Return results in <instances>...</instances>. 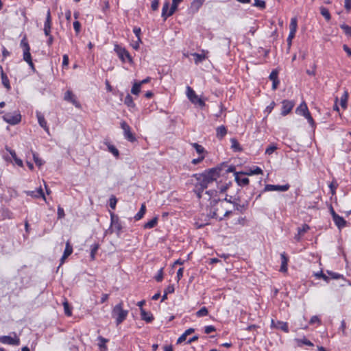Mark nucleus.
Here are the masks:
<instances>
[{"instance_id": "nucleus-62", "label": "nucleus", "mask_w": 351, "mask_h": 351, "mask_svg": "<svg viewBox=\"0 0 351 351\" xmlns=\"http://www.w3.org/2000/svg\"><path fill=\"white\" fill-rule=\"evenodd\" d=\"M178 5H177V4H173V3H172L171 6V8H170V9H169V15L172 16V15L174 14V12H175L176 11V10L178 9Z\"/></svg>"}, {"instance_id": "nucleus-24", "label": "nucleus", "mask_w": 351, "mask_h": 351, "mask_svg": "<svg viewBox=\"0 0 351 351\" xmlns=\"http://www.w3.org/2000/svg\"><path fill=\"white\" fill-rule=\"evenodd\" d=\"M309 112L305 102H302L295 110V112L300 115L304 116Z\"/></svg>"}, {"instance_id": "nucleus-25", "label": "nucleus", "mask_w": 351, "mask_h": 351, "mask_svg": "<svg viewBox=\"0 0 351 351\" xmlns=\"http://www.w3.org/2000/svg\"><path fill=\"white\" fill-rule=\"evenodd\" d=\"M5 149L10 153V154L12 156V157L14 159L15 163L17 165H19V167H23V161H22V160H21L20 158H19L17 157L15 151L12 149H10V148H8V147H6Z\"/></svg>"}, {"instance_id": "nucleus-47", "label": "nucleus", "mask_w": 351, "mask_h": 351, "mask_svg": "<svg viewBox=\"0 0 351 351\" xmlns=\"http://www.w3.org/2000/svg\"><path fill=\"white\" fill-rule=\"evenodd\" d=\"M246 206L245 204H239L234 202V209L240 213H243L246 210Z\"/></svg>"}, {"instance_id": "nucleus-51", "label": "nucleus", "mask_w": 351, "mask_h": 351, "mask_svg": "<svg viewBox=\"0 0 351 351\" xmlns=\"http://www.w3.org/2000/svg\"><path fill=\"white\" fill-rule=\"evenodd\" d=\"M340 27L343 30L346 35L351 36V27L346 24H342Z\"/></svg>"}, {"instance_id": "nucleus-9", "label": "nucleus", "mask_w": 351, "mask_h": 351, "mask_svg": "<svg viewBox=\"0 0 351 351\" xmlns=\"http://www.w3.org/2000/svg\"><path fill=\"white\" fill-rule=\"evenodd\" d=\"M21 47L23 49V60L27 62L32 60L30 53V47L27 43L25 37H24L21 41Z\"/></svg>"}, {"instance_id": "nucleus-49", "label": "nucleus", "mask_w": 351, "mask_h": 351, "mask_svg": "<svg viewBox=\"0 0 351 351\" xmlns=\"http://www.w3.org/2000/svg\"><path fill=\"white\" fill-rule=\"evenodd\" d=\"M308 121V123L311 125V126L313 128H315V121L310 113V112H308L307 114H306V115L304 116Z\"/></svg>"}, {"instance_id": "nucleus-53", "label": "nucleus", "mask_w": 351, "mask_h": 351, "mask_svg": "<svg viewBox=\"0 0 351 351\" xmlns=\"http://www.w3.org/2000/svg\"><path fill=\"white\" fill-rule=\"evenodd\" d=\"M163 279V269L161 268L158 270V274L155 276V280L157 282H161Z\"/></svg>"}, {"instance_id": "nucleus-31", "label": "nucleus", "mask_w": 351, "mask_h": 351, "mask_svg": "<svg viewBox=\"0 0 351 351\" xmlns=\"http://www.w3.org/2000/svg\"><path fill=\"white\" fill-rule=\"evenodd\" d=\"M319 10L321 14L325 18V19L328 21H330L331 19V16L328 10L324 6H321Z\"/></svg>"}, {"instance_id": "nucleus-19", "label": "nucleus", "mask_w": 351, "mask_h": 351, "mask_svg": "<svg viewBox=\"0 0 351 351\" xmlns=\"http://www.w3.org/2000/svg\"><path fill=\"white\" fill-rule=\"evenodd\" d=\"M280 258H281V266H280V271L284 272V273L287 272L289 258L287 256L285 252H283L280 254Z\"/></svg>"}, {"instance_id": "nucleus-42", "label": "nucleus", "mask_w": 351, "mask_h": 351, "mask_svg": "<svg viewBox=\"0 0 351 351\" xmlns=\"http://www.w3.org/2000/svg\"><path fill=\"white\" fill-rule=\"evenodd\" d=\"M208 314V311L206 307L204 306L196 312V315L199 317L206 316Z\"/></svg>"}, {"instance_id": "nucleus-56", "label": "nucleus", "mask_w": 351, "mask_h": 351, "mask_svg": "<svg viewBox=\"0 0 351 351\" xmlns=\"http://www.w3.org/2000/svg\"><path fill=\"white\" fill-rule=\"evenodd\" d=\"M315 323H317L318 324H321V321H320L319 318L317 316L314 315V316H313L311 318V319L309 321V324H314Z\"/></svg>"}, {"instance_id": "nucleus-39", "label": "nucleus", "mask_w": 351, "mask_h": 351, "mask_svg": "<svg viewBox=\"0 0 351 351\" xmlns=\"http://www.w3.org/2000/svg\"><path fill=\"white\" fill-rule=\"evenodd\" d=\"M230 142H231V147L234 151H241L242 149L236 138H231Z\"/></svg>"}, {"instance_id": "nucleus-15", "label": "nucleus", "mask_w": 351, "mask_h": 351, "mask_svg": "<svg viewBox=\"0 0 351 351\" xmlns=\"http://www.w3.org/2000/svg\"><path fill=\"white\" fill-rule=\"evenodd\" d=\"M25 193L30 197H35V198H39L42 197L46 202L47 199L45 197V195L43 193V191L41 187H39L36 191H25Z\"/></svg>"}, {"instance_id": "nucleus-55", "label": "nucleus", "mask_w": 351, "mask_h": 351, "mask_svg": "<svg viewBox=\"0 0 351 351\" xmlns=\"http://www.w3.org/2000/svg\"><path fill=\"white\" fill-rule=\"evenodd\" d=\"M117 199L115 197H112L110 198V201H109V205H110V207L112 208V209H114L115 207H116V204H117Z\"/></svg>"}, {"instance_id": "nucleus-5", "label": "nucleus", "mask_w": 351, "mask_h": 351, "mask_svg": "<svg viewBox=\"0 0 351 351\" xmlns=\"http://www.w3.org/2000/svg\"><path fill=\"white\" fill-rule=\"evenodd\" d=\"M13 337L11 336H0V343L3 344L19 346L21 343L19 337L16 332H12Z\"/></svg>"}, {"instance_id": "nucleus-50", "label": "nucleus", "mask_w": 351, "mask_h": 351, "mask_svg": "<svg viewBox=\"0 0 351 351\" xmlns=\"http://www.w3.org/2000/svg\"><path fill=\"white\" fill-rule=\"evenodd\" d=\"M310 229V227L307 224H303L302 227L298 228V232H299V234H304L305 232H306Z\"/></svg>"}, {"instance_id": "nucleus-58", "label": "nucleus", "mask_w": 351, "mask_h": 351, "mask_svg": "<svg viewBox=\"0 0 351 351\" xmlns=\"http://www.w3.org/2000/svg\"><path fill=\"white\" fill-rule=\"evenodd\" d=\"M215 328L213 326H206L204 328V332L206 334H210L212 332L215 331Z\"/></svg>"}, {"instance_id": "nucleus-40", "label": "nucleus", "mask_w": 351, "mask_h": 351, "mask_svg": "<svg viewBox=\"0 0 351 351\" xmlns=\"http://www.w3.org/2000/svg\"><path fill=\"white\" fill-rule=\"evenodd\" d=\"M193 57H195V63L199 64V62H202L206 58V56L204 54H199L197 53H194L192 54Z\"/></svg>"}, {"instance_id": "nucleus-17", "label": "nucleus", "mask_w": 351, "mask_h": 351, "mask_svg": "<svg viewBox=\"0 0 351 351\" xmlns=\"http://www.w3.org/2000/svg\"><path fill=\"white\" fill-rule=\"evenodd\" d=\"M271 327L280 329L285 332H289L288 324L282 321L275 322L274 319L271 320Z\"/></svg>"}, {"instance_id": "nucleus-26", "label": "nucleus", "mask_w": 351, "mask_h": 351, "mask_svg": "<svg viewBox=\"0 0 351 351\" xmlns=\"http://www.w3.org/2000/svg\"><path fill=\"white\" fill-rule=\"evenodd\" d=\"M98 340L99 343H98V347L101 351H107L108 348L106 345V343L108 341V339L99 336L98 337Z\"/></svg>"}, {"instance_id": "nucleus-29", "label": "nucleus", "mask_w": 351, "mask_h": 351, "mask_svg": "<svg viewBox=\"0 0 351 351\" xmlns=\"http://www.w3.org/2000/svg\"><path fill=\"white\" fill-rule=\"evenodd\" d=\"M145 211H146V206H145V204H143L141 205V207L140 208V210L136 214V215L134 216V219L136 221H138L140 220L143 217V215H145Z\"/></svg>"}, {"instance_id": "nucleus-20", "label": "nucleus", "mask_w": 351, "mask_h": 351, "mask_svg": "<svg viewBox=\"0 0 351 351\" xmlns=\"http://www.w3.org/2000/svg\"><path fill=\"white\" fill-rule=\"evenodd\" d=\"M141 319L147 323H150L154 320V317L150 312H147L145 309H141Z\"/></svg>"}, {"instance_id": "nucleus-43", "label": "nucleus", "mask_w": 351, "mask_h": 351, "mask_svg": "<svg viewBox=\"0 0 351 351\" xmlns=\"http://www.w3.org/2000/svg\"><path fill=\"white\" fill-rule=\"evenodd\" d=\"M108 149L112 153L114 156L117 157L119 155V150L112 145L108 144Z\"/></svg>"}, {"instance_id": "nucleus-61", "label": "nucleus", "mask_w": 351, "mask_h": 351, "mask_svg": "<svg viewBox=\"0 0 351 351\" xmlns=\"http://www.w3.org/2000/svg\"><path fill=\"white\" fill-rule=\"evenodd\" d=\"M159 5V0H152L151 7L153 10H157Z\"/></svg>"}, {"instance_id": "nucleus-21", "label": "nucleus", "mask_w": 351, "mask_h": 351, "mask_svg": "<svg viewBox=\"0 0 351 351\" xmlns=\"http://www.w3.org/2000/svg\"><path fill=\"white\" fill-rule=\"evenodd\" d=\"M227 134V129L224 125H221L216 129V136L218 139L221 140Z\"/></svg>"}, {"instance_id": "nucleus-3", "label": "nucleus", "mask_w": 351, "mask_h": 351, "mask_svg": "<svg viewBox=\"0 0 351 351\" xmlns=\"http://www.w3.org/2000/svg\"><path fill=\"white\" fill-rule=\"evenodd\" d=\"M128 311L123 309L122 302L117 304L112 309V316L115 318L117 325L121 324L127 317Z\"/></svg>"}, {"instance_id": "nucleus-36", "label": "nucleus", "mask_w": 351, "mask_h": 351, "mask_svg": "<svg viewBox=\"0 0 351 351\" xmlns=\"http://www.w3.org/2000/svg\"><path fill=\"white\" fill-rule=\"evenodd\" d=\"M191 145L195 149L197 153L199 154L200 156L203 155V154L205 152L204 148L198 143H193Z\"/></svg>"}, {"instance_id": "nucleus-38", "label": "nucleus", "mask_w": 351, "mask_h": 351, "mask_svg": "<svg viewBox=\"0 0 351 351\" xmlns=\"http://www.w3.org/2000/svg\"><path fill=\"white\" fill-rule=\"evenodd\" d=\"M72 252H73V247L70 244V242L68 241L66 243V246H65V249H64L63 254H64V257H68L69 256H70L72 254Z\"/></svg>"}, {"instance_id": "nucleus-18", "label": "nucleus", "mask_w": 351, "mask_h": 351, "mask_svg": "<svg viewBox=\"0 0 351 351\" xmlns=\"http://www.w3.org/2000/svg\"><path fill=\"white\" fill-rule=\"evenodd\" d=\"M36 117L40 126L42 127L48 134H49V129L47 126V121L43 114L40 112H36Z\"/></svg>"}, {"instance_id": "nucleus-46", "label": "nucleus", "mask_w": 351, "mask_h": 351, "mask_svg": "<svg viewBox=\"0 0 351 351\" xmlns=\"http://www.w3.org/2000/svg\"><path fill=\"white\" fill-rule=\"evenodd\" d=\"M33 158L34 162L38 167H40L43 165V160L38 157V155L35 152H33Z\"/></svg>"}, {"instance_id": "nucleus-7", "label": "nucleus", "mask_w": 351, "mask_h": 351, "mask_svg": "<svg viewBox=\"0 0 351 351\" xmlns=\"http://www.w3.org/2000/svg\"><path fill=\"white\" fill-rule=\"evenodd\" d=\"M114 51L123 62H125V60H128L129 62H132L130 53L125 48L119 47V45H115Z\"/></svg>"}, {"instance_id": "nucleus-30", "label": "nucleus", "mask_w": 351, "mask_h": 351, "mask_svg": "<svg viewBox=\"0 0 351 351\" xmlns=\"http://www.w3.org/2000/svg\"><path fill=\"white\" fill-rule=\"evenodd\" d=\"M99 248V245L97 243L93 244L90 247V258L91 260H95V255Z\"/></svg>"}, {"instance_id": "nucleus-59", "label": "nucleus", "mask_w": 351, "mask_h": 351, "mask_svg": "<svg viewBox=\"0 0 351 351\" xmlns=\"http://www.w3.org/2000/svg\"><path fill=\"white\" fill-rule=\"evenodd\" d=\"M344 8L348 12H349L351 10V0L344 1Z\"/></svg>"}, {"instance_id": "nucleus-60", "label": "nucleus", "mask_w": 351, "mask_h": 351, "mask_svg": "<svg viewBox=\"0 0 351 351\" xmlns=\"http://www.w3.org/2000/svg\"><path fill=\"white\" fill-rule=\"evenodd\" d=\"M81 24L78 21H75L73 22V28L76 33H79L80 31Z\"/></svg>"}, {"instance_id": "nucleus-33", "label": "nucleus", "mask_w": 351, "mask_h": 351, "mask_svg": "<svg viewBox=\"0 0 351 351\" xmlns=\"http://www.w3.org/2000/svg\"><path fill=\"white\" fill-rule=\"evenodd\" d=\"M298 27V21L295 17L292 18L289 25L290 32L296 33Z\"/></svg>"}, {"instance_id": "nucleus-14", "label": "nucleus", "mask_w": 351, "mask_h": 351, "mask_svg": "<svg viewBox=\"0 0 351 351\" xmlns=\"http://www.w3.org/2000/svg\"><path fill=\"white\" fill-rule=\"evenodd\" d=\"M245 173L240 172L235 173V180L238 185L239 186H245L249 184V179L247 177L244 176Z\"/></svg>"}, {"instance_id": "nucleus-64", "label": "nucleus", "mask_w": 351, "mask_h": 351, "mask_svg": "<svg viewBox=\"0 0 351 351\" xmlns=\"http://www.w3.org/2000/svg\"><path fill=\"white\" fill-rule=\"evenodd\" d=\"M64 209L60 207V206H58V219H62L64 217Z\"/></svg>"}, {"instance_id": "nucleus-10", "label": "nucleus", "mask_w": 351, "mask_h": 351, "mask_svg": "<svg viewBox=\"0 0 351 351\" xmlns=\"http://www.w3.org/2000/svg\"><path fill=\"white\" fill-rule=\"evenodd\" d=\"M121 128L123 130V134L125 138L130 142H134L136 140L135 136L131 132V128L130 125L124 121L121 123Z\"/></svg>"}, {"instance_id": "nucleus-32", "label": "nucleus", "mask_w": 351, "mask_h": 351, "mask_svg": "<svg viewBox=\"0 0 351 351\" xmlns=\"http://www.w3.org/2000/svg\"><path fill=\"white\" fill-rule=\"evenodd\" d=\"M158 223V217H154L152 219L149 220L148 222L144 224V228L150 229L156 226Z\"/></svg>"}, {"instance_id": "nucleus-37", "label": "nucleus", "mask_w": 351, "mask_h": 351, "mask_svg": "<svg viewBox=\"0 0 351 351\" xmlns=\"http://www.w3.org/2000/svg\"><path fill=\"white\" fill-rule=\"evenodd\" d=\"M124 104L130 108H134L135 106V104L133 101V98L129 94L127 95L125 97Z\"/></svg>"}, {"instance_id": "nucleus-54", "label": "nucleus", "mask_w": 351, "mask_h": 351, "mask_svg": "<svg viewBox=\"0 0 351 351\" xmlns=\"http://www.w3.org/2000/svg\"><path fill=\"white\" fill-rule=\"evenodd\" d=\"M327 274L330 276L331 278H333V279H339V278H343L342 275L337 274V273L332 272L331 271H327Z\"/></svg>"}, {"instance_id": "nucleus-27", "label": "nucleus", "mask_w": 351, "mask_h": 351, "mask_svg": "<svg viewBox=\"0 0 351 351\" xmlns=\"http://www.w3.org/2000/svg\"><path fill=\"white\" fill-rule=\"evenodd\" d=\"M169 8V3L168 1H166L162 6V17L165 21L168 17L171 16V15H169V12H167Z\"/></svg>"}, {"instance_id": "nucleus-57", "label": "nucleus", "mask_w": 351, "mask_h": 351, "mask_svg": "<svg viewBox=\"0 0 351 351\" xmlns=\"http://www.w3.org/2000/svg\"><path fill=\"white\" fill-rule=\"evenodd\" d=\"M133 32L134 33V34L137 37L138 42H141V38H140V34H141V28H139V27H134V29H133Z\"/></svg>"}, {"instance_id": "nucleus-13", "label": "nucleus", "mask_w": 351, "mask_h": 351, "mask_svg": "<svg viewBox=\"0 0 351 351\" xmlns=\"http://www.w3.org/2000/svg\"><path fill=\"white\" fill-rule=\"evenodd\" d=\"M290 186L289 184L285 185H274V184H267L265 187V191H287L289 189Z\"/></svg>"}, {"instance_id": "nucleus-4", "label": "nucleus", "mask_w": 351, "mask_h": 351, "mask_svg": "<svg viewBox=\"0 0 351 351\" xmlns=\"http://www.w3.org/2000/svg\"><path fill=\"white\" fill-rule=\"evenodd\" d=\"M123 226L119 218L113 213H110V228L108 230L107 232L112 234L116 232L117 237H120L122 232Z\"/></svg>"}, {"instance_id": "nucleus-45", "label": "nucleus", "mask_w": 351, "mask_h": 351, "mask_svg": "<svg viewBox=\"0 0 351 351\" xmlns=\"http://www.w3.org/2000/svg\"><path fill=\"white\" fill-rule=\"evenodd\" d=\"M253 5L259 8L261 10H264L266 7V3L263 0H254Z\"/></svg>"}, {"instance_id": "nucleus-8", "label": "nucleus", "mask_w": 351, "mask_h": 351, "mask_svg": "<svg viewBox=\"0 0 351 351\" xmlns=\"http://www.w3.org/2000/svg\"><path fill=\"white\" fill-rule=\"evenodd\" d=\"M3 119L5 122L11 125H16L21 121V116L17 112L6 113L3 116Z\"/></svg>"}, {"instance_id": "nucleus-11", "label": "nucleus", "mask_w": 351, "mask_h": 351, "mask_svg": "<svg viewBox=\"0 0 351 351\" xmlns=\"http://www.w3.org/2000/svg\"><path fill=\"white\" fill-rule=\"evenodd\" d=\"M64 99L68 102L71 103L73 105H74L77 108H81V104L77 100L75 95L71 90H67L64 93Z\"/></svg>"}, {"instance_id": "nucleus-28", "label": "nucleus", "mask_w": 351, "mask_h": 351, "mask_svg": "<svg viewBox=\"0 0 351 351\" xmlns=\"http://www.w3.org/2000/svg\"><path fill=\"white\" fill-rule=\"evenodd\" d=\"M245 174L247 176L263 174V170L258 167H254L251 168L248 171L245 172Z\"/></svg>"}, {"instance_id": "nucleus-2", "label": "nucleus", "mask_w": 351, "mask_h": 351, "mask_svg": "<svg viewBox=\"0 0 351 351\" xmlns=\"http://www.w3.org/2000/svg\"><path fill=\"white\" fill-rule=\"evenodd\" d=\"M232 211L225 210L224 202L220 199H213L210 203L209 215L219 221L228 216Z\"/></svg>"}, {"instance_id": "nucleus-16", "label": "nucleus", "mask_w": 351, "mask_h": 351, "mask_svg": "<svg viewBox=\"0 0 351 351\" xmlns=\"http://www.w3.org/2000/svg\"><path fill=\"white\" fill-rule=\"evenodd\" d=\"M51 27V17L50 10H49L47 13L46 20L44 24V32L46 36H49Z\"/></svg>"}, {"instance_id": "nucleus-22", "label": "nucleus", "mask_w": 351, "mask_h": 351, "mask_svg": "<svg viewBox=\"0 0 351 351\" xmlns=\"http://www.w3.org/2000/svg\"><path fill=\"white\" fill-rule=\"evenodd\" d=\"M0 70H1V77L2 84L8 90H10L11 87H10L9 79H8V76L6 75V74L3 72V68L1 66H0Z\"/></svg>"}, {"instance_id": "nucleus-63", "label": "nucleus", "mask_w": 351, "mask_h": 351, "mask_svg": "<svg viewBox=\"0 0 351 351\" xmlns=\"http://www.w3.org/2000/svg\"><path fill=\"white\" fill-rule=\"evenodd\" d=\"M277 149V147L275 146V145H270L269 146L267 149H266V151H265V153L270 155L276 149Z\"/></svg>"}, {"instance_id": "nucleus-44", "label": "nucleus", "mask_w": 351, "mask_h": 351, "mask_svg": "<svg viewBox=\"0 0 351 351\" xmlns=\"http://www.w3.org/2000/svg\"><path fill=\"white\" fill-rule=\"evenodd\" d=\"M204 0H193L191 3L192 8H195V10H197L203 4Z\"/></svg>"}, {"instance_id": "nucleus-35", "label": "nucleus", "mask_w": 351, "mask_h": 351, "mask_svg": "<svg viewBox=\"0 0 351 351\" xmlns=\"http://www.w3.org/2000/svg\"><path fill=\"white\" fill-rule=\"evenodd\" d=\"M296 341L298 342V345L299 346H302V345H306L308 346H313V343L306 338L303 339H296Z\"/></svg>"}, {"instance_id": "nucleus-12", "label": "nucleus", "mask_w": 351, "mask_h": 351, "mask_svg": "<svg viewBox=\"0 0 351 351\" xmlns=\"http://www.w3.org/2000/svg\"><path fill=\"white\" fill-rule=\"evenodd\" d=\"M282 111L281 114L282 116L287 115L294 107V102L293 101L283 100L282 102Z\"/></svg>"}, {"instance_id": "nucleus-23", "label": "nucleus", "mask_w": 351, "mask_h": 351, "mask_svg": "<svg viewBox=\"0 0 351 351\" xmlns=\"http://www.w3.org/2000/svg\"><path fill=\"white\" fill-rule=\"evenodd\" d=\"M335 225L339 228H342L346 226V221L339 215H335V217L332 218Z\"/></svg>"}, {"instance_id": "nucleus-48", "label": "nucleus", "mask_w": 351, "mask_h": 351, "mask_svg": "<svg viewBox=\"0 0 351 351\" xmlns=\"http://www.w3.org/2000/svg\"><path fill=\"white\" fill-rule=\"evenodd\" d=\"M63 306H64V313L67 315V316H71L72 313H71V308H70V306L68 303L67 301H65L64 303H63Z\"/></svg>"}, {"instance_id": "nucleus-6", "label": "nucleus", "mask_w": 351, "mask_h": 351, "mask_svg": "<svg viewBox=\"0 0 351 351\" xmlns=\"http://www.w3.org/2000/svg\"><path fill=\"white\" fill-rule=\"evenodd\" d=\"M186 94L189 100L195 104H198L199 106L203 107L205 106V102L196 95L195 92L190 87L186 88Z\"/></svg>"}, {"instance_id": "nucleus-34", "label": "nucleus", "mask_w": 351, "mask_h": 351, "mask_svg": "<svg viewBox=\"0 0 351 351\" xmlns=\"http://www.w3.org/2000/svg\"><path fill=\"white\" fill-rule=\"evenodd\" d=\"M1 217L3 219H12L14 217L13 213L8 208L3 209L1 211Z\"/></svg>"}, {"instance_id": "nucleus-1", "label": "nucleus", "mask_w": 351, "mask_h": 351, "mask_svg": "<svg viewBox=\"0 0 351 351\" xmlns=\"http://www.w3.org/2000/svg\"><path fill=\"white\" fill-rule=\"evenodd\" d=\"M221 168L217 167L206 170L204 173L195 174L197 182L195 184L194 192L198 198L202 197V193L209 184H213L219 177Z\"/></svg>"}, {"instance_id": "nucleus-41", "label": "nucleus", "mask_w": 351, "mask_h": 351, "mask_svg": "<svg viewBox=\"0 0 351 351\" xmlns=\"http://www.w3.org/2000/svg\"><path fill=\"white\" fill-rule=\"evenodd\" d=\"M141 84H138V82H135L131 89V93L133 95H137L141 91Z\"/></svg>"}, {"instance_id": "nucleus-52", "label": "nucleus", "mask_w": 351, "mask_h": 351, "mask_svg": "<svg viewBox=\"0 0 351 351\" xmlns=\"http://www.w3.org/2000/svg\"><path fill=\"white\" fill-rule=\"evenodd\" d=\"M278 71L276 69H274L270 73L269 78L272 82L276 81V80H278Z\"/></svg>"}]
</instances>
